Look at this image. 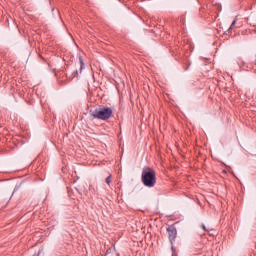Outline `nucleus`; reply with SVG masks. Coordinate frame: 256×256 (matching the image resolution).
<instances>
[{"label": "nucleus", "mask_w": 256, "mask_h": 256, "mask_svg": "<svg viewBox=\"0 0 256 256\" xmlns=\"http://www.w3.org/2000/svg\"><path fill=\"white\" fill-rule=\"evenodd\" d=\"M141 181L145 187H153L157 184V173L150 167H144L142 170Z\"/></svg>", "instance_id": "nucleus-1"}, {"label": "nucleus", "mask_w": 256, "mask_h": 256, "mask_svg": "<svg viewBox=\"0 0 256 256\" xmlns=\"http://www.w3.org/2000/svg\"><path fill=\"white\" fill-rule=\"evenodd\" d=\"M90 115H92L94 119H100V121H107L111 119V117H113V109H111L110 107L100 106L94 111H91Z\"/></svg>", "instance_id": "nucleus-2"}, {"label": "nucleus", "mask_w": 256, "mask_h": 256, "mask_svg": "<svg viewBox=\"0 0 256 256\" xmlns=\"http://www.w3.org/2000/svg\"><path fill=\"white\" fill-rule=\"evenodd\" d=\"M167 232H168V239L170 243L173 245V241L177 239V228H175V226H169L167 228Z\"/></svg>", "instance_id": "nucleus-3"}, {"label": "nucleus", "mask_w": 256, "mask_h": 256, "mask_svg": "<svg viewBox=\"0 0 256 256\" xmlns=\"http://www.w3.org/2000/svg\"><path fill=\"white\" fill-rule=\"evenodd\" d=\"M79 62H80V71H83V69H85V62H83V57L79 56Z\"/></svg>", "instance_id": "nucleus-4"}, {"label": "nucleus", "mask_w": 256, "mask_h": 256, "mask_svg": "<svg viewBox=\"0 0 256 256\" xmlns=\"http://www.w3.org/2000/svg\"><path fill=\"white\" fill-rule=\"evenodd\" d=\"M237 24V20H234L231 24V26L229 27L228 31H231L233 29V27H235V25Z\"/></svg>", "instance_id": "nucleus-5"}, {"label": "nucleus", "mask_w": 256, "mask_h": 256, "mask_svg": "<svg viewBox=\"0 0 256 256\" xmlns=\"http://www.w3.org/2000/svg\"><path fill=\"white\" fill-rule=\"evenodd\" d=\"M111 177H112V175L110 174V175L106 178V183H107V185H111Z\"/></svg>", "instance_id": "nucleus-6"}, {"label": "nucleus", "mask_w": 256, "mask_h": 256, "mask_svg": "<svg viewBox=\"0 0 256 256\" xmlns=\"http://www.w3.org/2000/svg\"><path fill=\"white\" fill-rule=\"evenodd\" d=\"M202 229L209 232V230L207 229V227H205V224H202Z\"/></svg>", "instance_id": "nucleus-7"}, {"label": "nucleus", "mask_w": 256, "mask_h": 256, "mask_svg": "<svg viewBox=\"0 0 256 256\" xmlns=\"http://www.w3.org/2000/svg\"><path fill=\"white\" fill-rule=\"evenodd\" d=\"M238 65H240V67H241V63H238Z\"/></svg>", "instance_id": "nucleus-8"}]
</instances>
